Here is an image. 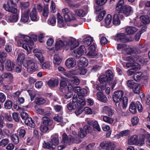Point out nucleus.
I'll return each mask as SVG.
<instances>
[{"instance_id":"nucleus-1","label":"nucleus","mask_w":150,"mask_h":150,"mask_svg":"<svg viewBox=\"0 0 150 150\" xmlns=\"http://www.w3.org/2000/svg\"><path fill=\"white\" fill-rule=\"evenodd\" d=\"M34 61L33 58L29 57H25L24 54L22 52L18 54L16 59V62L18 64H23L27 68V71L30 73L34 72L38 69V67Z\"/></svg>"},{"instance_id":"nucleus-2","label":"nucleus","mask_w":150,"mask_h":150,"mask_svg":"<svg viewBox=\"0 0 150 150\" xmlns=\"http://www.w3.org/2000/svg\"><path fill=\"white\" fill-rule=\"evenodd\" d=\"M124 3L123 0H120L116 5L115 10L119 12L122 11L125 16H128L133 13V8L128 5L122 6Z\"/></svg>"},{"instance_id":"nucleus-3","label":"nucleus","mask_w":150,"mask_h":150,"mask_svg":"<svg viewBox=\"0 0 150 150\" xmlns=\"http://www.w3.org/2000/svg\"><path fill=\"white\" fill-rule=\"evenodd\" d=\"M112 72L110 70H108L106 73V75H101L99 79V81L101 84L100 89L103 90L106 87V82L107 81H111L112 76Z\"/></svg>"},{"instance_id":"nucleus-4","label":"nucleus","mask_w":150,"mask_h":150,"mask_svg":"<svg viewBox=\"0 0 150 150\" xmlns=\"http://www.w3.org/2000/svg\"><path fill=\"white\" fill-rule=\"evenodd\" d=\"M62 38L63 40L65 41L66 50L69 49L73 50L79 45L78 42L74 38L70 37L67 39L63 36H62Z\"/></svg>"},{"instance_id":"nucleus-5","label":"nucleus","mask_w":150,"mask_h":150,"mask_svg":"<svg viewBox=\"0 0 150 150\" xmlns=\"http://www.w3.org/2000/svg\"><path fill=\"white\" fill-rule=\"evenodd\" d=\"M19 0H8L6 4L3 5L4 8L7 11L12 13H16L17 12V9L13 7L16 3L18 2Z\"/></svg>"},{"instance_id":"nucleus-6","label":"nucleus","mask_w":150,"mask_h":150,"mask_svg":"<svg viewBox=\"0 0 150 150\" xmlns=\"http://www.w3.org/2000/svg\"><path fill=\"white\" fill-rule=\"evenodd\" d=\"M43 122L41 123L40 127V131L42 133L46 132L49 129V127L52 124V121L46 117L42 118Z\"/></svg>"},{"instance_id":"nucleus-7","label":"nucleus","mask_w":150,"mask_h":150,"mask_svg":"<svg viewBox=\"0 0 150 150\" xmlns=\"http://www.w3.org/2000/svg\"><path fill=\"white\" fill-rule=\"evenodd\" d=\"M137 109L139 112H142L143 110V107L141 104L138 101L136 102V104L133 102H132L129 105L130 111L131 113L135 114L137 111Z\"/></svg>"},{"instance_id":"nucleus-8","label":"nucleus","mask_w":150,"mask_h":150,"mask_svg":"<svg viewBox=\"0 0 150 150\" xmlns=\"http://www.w3.org/2000/svg\"><path fill=\"white\" fill-rule=\"evenodd\" d=\"M123 94L124 92L122 91H115L112 95V98L114 102L118 103L120 102Z\"/></svg>"},{"instance_id":"nucleus-9","label":"nucleus","mask_w":150,"mask_h":150,"mask_svg":"<svg viewBox=\"0 0 150 150\" xmlns=\"http://www.w3.org/2000/svg\"><path fill=\"white\" fill-rule=\"evenodd\" d=\"M79 99L78 100V98L76 95L74 94L72 98V102L73 103L76 102L77 105L81 107L82 106L86 105V102L84 97H82Z\"/></svg>"},{"instance_id":"nucleus-10","label":"nucleus","mask_w":150,"mask_h":150,"mask_svg":"<svg viewBox=\"0 0 150 150\" xmlns=\"http://www.w3.org/2000/svg\"><path fill=\"white\" fill-rule=\"evenodd\" d=\"M30 10L27 9H26L24 11H22V15L20 21L23 23L28 22L30 21L29 13Z\"/></svg>"},{"instance_id":"nucleus-11","label":"nucleus","mask_w":150,"mask_h":150,"mask_svg":"<svg viewBox=\"0 0 150 150\" xmlns=\"http://www.w3.org/2000/svg\"><path fill=\"white\" fill-rule=\"evenodd\" d=\"M62 141L64 143L68 144L69 145L73 144L74 142V139L73 137L71 135L68 136L66 133H64L62 135Z\"/></svg>"},{"instance_id":"nucleus-12","label":"nucleus","mask_w":150,"mask_h":150,"mask_svg":"<svg viewBox=\"0 0 150 150\" xmlns=\"http://www.w3.org/2000/svg\"><path fill=\"white\" fill-rule=\"evenodd\" d=\"M17 45L18 46L22 47L25 50H26L27 54H29L31 52V50L32 49V47L28 45V44L24 43L23 40H19L17 42Z\"/></svg>"},{"instance_id":"nucleus-13","label":"nucleus","mask_w":150,"mask_h":150,"mask_svg":"<svg viewBox=\"0 0 150 150\" xmlns=\"http://www.w3.org/2000/svg\"><path fill=\"white\" fill-rule=\"evenodd\" d=\"M114 39L115 41L121 42H126L129 41V39L123 33H119L116 35Z\"/></svg>"},{"instance_id":"nucleus-14","label":"nucleus","mask_w":150,"mask_h":150,"mask_svg":"<svg viewBox=\"0 0 150 150\" xmlns=\"http://www.w3.org/2000/svg\"><path fill=\"white\" fill-rule=\"evenodd\" d=\"M91 129V127L88 125H85L83 128H80L78 133V137L81 138H83L86 135L87 133L89 132V130Z\"/></svg>"},{"instance_id":"nucleus-15","label":"nucleus","mask_w":150,"mask_h":150,"mask_svg":"<svg viewBox=\"0 0 150 150\" xmlns=\"http://www.w3.org/2000/svg\"><path fill=\"white\" fill-rule=\"evenodd\" d=\"M127 61L129 62L126 64V66L128 68L131 67H135L138 66V64L137 62H135V59L134 58L131 57H128L126 58Z\"/></svg>"},{"instance_id":"nucleus-16","label":"nucleus","mask_w":150,"mask_h":150,"mask_svg":"<svg viewBox=\"0 0 150 150\" xmlns=\"http://www.w3.org/2000/svg\"><path fill=\"white\" fill-rule=\"evenodd\" d=\"M74 55H76V57H79V56L82 55L83 54L86 53V50L85 47L84 46H80L76 50L74 51Z\"/></svg>"},{"instance_id":"nucleus-17","label":"nucleus","mask_w":150,"mask_h":150,"mask_svg":"<svg viewBox=\"0 0 150 150\" xmlns=\"http://www.w3.org/2000/svg\"><path fill=\"white\" fill-rule=\"evenodd\" d=\"M51 139L50 141V143L54 149L56 146L57 145L59 142L58 136L57 134H55L51 136Z\"/></svg>"},{"instance_id":"nucleus-18","label":"nucleus","mask_w":150,"mask_h":150,"mask_svg":"<svg viewBox=\"0 0 150 150\" xmlns=\"http://www.w3.org/2000/svg\"><path fill=\"white\" fill-rule=\"evenodd\" d=\"M88 49L89 51L87 54L88 56L91 58L96 57L97 54L95 52L96 49L95 46L92 45L89 47Z\"/></svg>"},{"instance_id":"nucleus-19","label":"nucleus","mask_w":150,"mask_h":150,"mask_svg":"<svg viewBox=\"0 0 150 150\" xmlns=\"http://www.w3.org/2000/svg\"><path fill=\"white\" fill-rule=\"evenodd\" d=\"M76 62L74 58H70L66 61L65 64L66 67L69 68L74 67L76 65Z\"/></svg>"},{"instance_id":"nucleus-20","label":"nucleus","mask_w":150,"mask_h":150,"mask_svg":"<svg viewBox=\"0 0 150 150\" xmlns=\"http://www.w3.org/2000/svg\"><path fill=\"white\" fill-rule=\"evenodd\" d=\"M65 42V41H64L63 40L62 36L61 38L60 39V40H57L56 41L55 45V48L56 50H58L62 47H64L66 49V43Z\"/></svg>"},{"instance_id":"nucleus-21","label":"nucleus","mask_w":150,"mask_h":150,"mask_svg":"<svg viewBox=\"0 0 150 150\" xmlns=\"http://www.w3.org/2000/svg\"><path fill=\"white\" fill-rule=\"evenodd\" d=\"M148 15H144L140 17L142 22L145 24H148L150 22V10L148 11Z\"/></svg>"},{"instance_id":"nucleus-22","label":"nucleus","mask_w":150,"mask_h":150,"mask_svg":"<svg viewBox=\"0 0 150 150\" xmlns=\"http://www.w3.org/2000/svg\"><path fill=\"white\" fill-rule=\"evenodd\" d=\"M88 9V6H86V8L84 9V10L81 9H79L76 10L75 12L76 14L78 16L83 17L85 16L87 13Z\"/></svg>"},{"instance_id":"nucleus-23","label":"nucleus","mask_w":150,"mask_h":150,"mask_svg":"<svg viewBox=\"0 0 150 150\" xmlns=\"http://www.w3.org/2000/svg\"><path fill=\"white\" fill-rule=\"evenodd\" d=\"M58 26L60 28L64 27L65 23L63 20V18L59 13H57Z\"/></svg>"},{"instance_id":"nucleus-24","label":"nucleus","mask_w":150,"mask_h":150,"mask_svg":"<svg viewBox=\"0 0 150 150\" xmlns=\"http://www.w3.org/2000/svg\"><path fill=\"white\" fill-rule=\"evenodd\" d=\"M30 18L32 21H37L39 19V18L38 16L36 9L33 8L30 13Z\"/></svg>"},{"instance_id":"nucleus-25","label":"nucleus","mask_w":150,"mask_h":150,"mask_svg":"<svg viewBox=\"0 0 150 150\" xmlns=\"http://www.w3.org/2000/svg\"><path fill=\"white\" fill-rule=\"evenodd\" d=\"M87 123L89 125H92L95 131H100V128L97 121L89 120L88 121Z\"/></svg>"},{"instance_id":"nucleus-26","label":"nucleus","mask_w":150,"mask_h":150,"mask_svg":"<svg viewBox=\"0 0 150 150\" xmlns=\"http://www.w3.org/2000/svg\"><path fill=\"white\" fill-rule=\"evenodd\" d=\"M103 113L107 114L109 116H112L115 112L114 110L107 106H105L103 107Z\"/></svg>"},{"instance_id":"nucleus-27","label":"nucleus","mask_w":150,"mask_h":150,"mask_svg":"<svg viewBox=\"0 0 150 150\" xmlns=\"http://www.w3.org/2000/svg\"><path fill=\"white\" fill-rule=\"evenodd\" d=\"M97 98L98 100L103 102L106 103L108 101L107 98L101 92L97 93Z\"/></svg>"},{"instance_id":"nucleus-28","label":"nucleus","mask_w":150,"mask_h":150,"mask_svg":"<svg viewBox=\"0 0 150 150\" xmlns=\"http://www.w3.org/2000/svg\"><path fill=\"white\" fill-rule=\"evenodd\" d=\"M128 144L130 145H138L137 136L135 135L132 136L128 139Z\"/></svg>"},{"instance_id":"nucleus-29","label":"nucleus","mask_w":150,"mask_h":150,"mask_svg":"<svg viewBox=\"0 0 150 150\" xmlns=\"http://www.w3.org/2000/svg\"><path fill=\"white\" fill-rule=\"evenodd\" d=\"M78 64V66L80 67H85L88 65V61L85 58L82 57Z\"/></svg>"},{"instance_id":"nucleus-30","label":"nucleus","mask_w":150,"mask_h":150,"mask_svg":"<svg viewBox=\"0 0 150 150\" xmlns=\"http://www.w3.org/2000/svg\"><path fill=\"white\" fill-rule=\"evenodd\" d=\"M15 64L14 63L9 59H7L5 63L6 69L9 71H12L14 68Z\"/></svg>"},{"instance_id":"nucleus-31","label":"nucleus","mask_w":150,"mask_h":150,"mask_svg":"<svg viewBox=\"0 0 150 150\" xmlns=\"http://www.w3.org/2000/svg\"><path fill=\"white\" fill-rule=\"evenodd\" d=\"M64 18L66 21L70 22L71 23L73 21L76 22V21L75 15L71 12L68 15H66Z\"/></svg>"},{"instance_id":"nucleus-32","label":"nucleus","mask_w":150,"mask_h":150,"mask_svg":"<svg viewBox=\"0 0 150 150\" xmlns=\"http://www.w3.org/2000/svg\"><path fill=\"white\" fill-rule=\"evenodd\" d=\"M87 70L84 68L78 69L73 71L72 74L74 75H84L86 74Z\"/></svg>"},{"instance_id":"nucleus-33","label":"nucleus","mask_w":150,"mask_h":150,"mask_svg":"<svg viewBox=\"0 0 150 150\" xmlns=\"http://www.w3.org/2000/svg\"><path fill=\"white\" fill-rule=\"evenodd\" d=\"M125 30L128 35H130L135 33L137 31V29L134 27L127 26L126 27Z\"/></svg>"},{"instance_id":"nucleus-34","label":"nucleus","mask_w":150,"mask_h":150,"mask_svg":"<svg viewBox=\"0 0 150 150\" xmlns=\"http://www.w3.org/2000/svg\"><path fill=\"white\" fill-rule=\"evenodd\" d=\"M67 88L69 90H72L75 93H78L80 91L81 89L80 87L74 86V85H71V83H69Z\"/></svg>"},{"instance_id":"nucleus-35","label":"nucleus","mask_w":150,"mask_h":150,"mask_svg":"<svg viewBox=\"0 0 150 150\" xmlns=\"http://www.w3.org/2000/svg\"><path fill=\"white\" fill-rule=\"evenodd\" d=\"M16 13H14L15 14H11L8 16V21L11 23L16 22L18 19V15Z\"/></svg>"},{"instance_id":"nucleus-36","label":"nucleus","mask_w":150,"mask_h":150,"mask_svg":"<svg viewBox=\"0 0 150 150\" xmlns=\"http://www.w3.org/2000/svg\"><path fill=\"white\" fill-rule=\"evenodd\" d=\"M134 58L135 60V62H139L140 64L142 65L144 64L147 62V59L146 58H144L142 57H139V56L135 57Z\"/></svg>"},{"instance_id":"nucleus-37","label":"nucleus","mask_w":150,"mask_h":150,"mask_svg":"<svg viewBox=\"0 0 150 150\" xmlns=\"http://www.w3.org/2000/svg\"><path fill=\"white\" fill-rule=\"evenodd\" d=\"M25 123L26 125L31 127H34L35 124L31 117H28L25 120Z\"/></svg>"},{"instance_id":"nucleus-38","label":"nucleus","mask_w":150,"mask_h":150,"mask_svg":"<svg viewBox=\"0 0 150 150\" xmlns=\"http://www.w3.org/2000/svg\"><path fill=\"white\" fill-rule=\"evenodd\" d=\"M1 78L3 79L7 78L8 80L10 81H12L13 79V76L11 73H4L1 76Z\"/></svg>"},{"instance_id":"nucleus-39","label":"nucleus","mask_w":150,"mask_h":150,"mask_svg":"<svg viewBox=\"0 0 150 150\" xmlns=\"http://www.w3.org/2000/svg\"><path fill=\"white\" fill-rule=\"evenodd\" d=\"M112 19V16L110 14H108L105 19V26L107 28H108L109 25L111 23Z\"/></svg>"},{"instance_id":"nucleus-40","label":"nucleus","mask_w":150,"mask_h":150,"mask_svg":"<svg viewBox=\"0 0 150 150\" xmlns=\"http://www.w3.org/2000/svg\"><path fill=\"white\" fill-rule=\"evenodd\" d=\"M23 38L24 43H27L28 45L32 47V48L33 45V42L30 40V37L28 36L25 35L23 36Z\"/></svg>"},{"instance_id":"nucleus-41","label":"nucleus","mask_w":150,"mask_h":150,"mask_svg":"<svg viewBox=\"0 0 150 150\" xmlns=\"http://www.w3.org/2000/svg\"><path fill=\"white\" fill-rule=\"evenodd\" d=\"M35 110L36 112L39 114L43 115H48L49 114L48 112L46 111L44 109L38 108L37 107H35Z\"/></svg>"},{"instance_id":"nucleus-42","label":"nucleus","mask_w":150,"mask_h":150,"mask_svg":"<svg viewBox=\"0 0 150 150\" xmlns=\"http://www.w3.org/2000/svg\"><path fill=\"white\" fill-rule=\"evenodd\" d=\"M59 82L57 79L50 80L48 83L49 86L50 87H52L58 86Z\"/></svg>"},{"instance_id":"nucleus-43","label":"nucleus","mask_w":150,"mask_h":150,"mask_svg":"<svg viewBox=\"0 0 150 150\" xmlns=\"http://www.w3.org/2000/svg\"><path fill=\"white\" fill-rule=\"evenodd\" d=\"M53 62L54 64L59 65L61 62V59L57 54H55L54 56Z\"/></svg>"},{"instance_id":"nucleus-44","label":"nucleus","mask_w":150,"mask_h":150,"mask_svg":"<svg viewBox=\"0 0 150 150\" xmlns=\"http://www.w3.org/2000/svg\"><path fill=\"white\" fill-rule=\"evenodd\" d=\"M142 73L140 71H136L134 75V79L136 81H139L142 79Z\"/></svg>"},{"instance_id":"nucleus-45","label":"nucleus","mask_w":150,"mask_h":150,"mask_svg":"<svg viewBox=\"0 0 150 150\" xmlns=\"http://www.w3.org/2000/svg\"><path fill=\"white\" fill-rule=\"evenodd\" d=\"M80 81V80L76 76H74L71 78L69 83H71V85H78L79 84Z\"/></svg>"},{"instance_id":"nucleus-46","label":"nucleus","mask_w":150,"mask_h":150,"mask_svg":"<svg viewBox=\"0 0 150 150\" xmlns=\"http://www.w3.org/2000/svg\"><path fill=\"white\" fill-rule=\"evenodd\" d=\"M122 106L123 109L126 108L127 105L128 99L126 96L124 97L121 100Z\"/></svg>"},{"instance_id":"nucleus-47","label":"nucleus","mask_w":150,"mask_h":150,"mask_svg":"<svg viewBox=\"0 0 150 150\" xmlns=\"http://www.w3.org/2000/svg\"><path fill=\"white\" fill-rule=\"evenodd\" d=\"M56 19L55 16L53 15L50 16L48 21V23L50 25L52 26H54L56 24Z\"/></svg>"},{"instance_id":"nucleus-48","label":"nucleus","mask_w":150,"mask_h":150,"mask_svg":"<svg viewBox=\"0 0 150 150\" xmlns=\"http://www.w3.org/2000/svg\"><path fill=\"white\" fill-rule=\"evenodd\" d=\"M134 92L135 93H139L140 92V84L137 83L132 88Z\"/></svg>"},{"instance_id":"nucleus-49","label":"nucleus","mask_w":150,"mask_h":150,"mask_svg":"<svg viewBox=\"0 0 150 150\" xmlns=\"http://www.w3.org/2000/svg\"><path fill=\"white\" fill-rule=\"evenodd\" d=\"M113 24L116 25H119L120 24V22L118 16L117 14L114 15L112 20Z\"/></svg>"},{"instance_id":"nucleus-50","label":"nucleus","mask_w":150,"mask_h":150,"mask_svg":"<svg viewBox=\"0 0 150 150\" xmlns=\"http://www.w3.org/2000/svg\"><path fill=\"white\" fill-rule=\"evenodd\" d=\"M46 102L45 100L42 98H37L35 100V103L38 105H43Z\"/></svg>"},{"instance_id":"nucleus-51","label":"nucleus","mask_w":150,"mask_h":150,"mask_svg":"<svg viewBox=\"0 0 150 150\" xmlns=\"http://www.w3.org/2000/svg\"><path fill=\"white\" fill-rule=\"evenodd\" d=\"M103 120L105 122L110 124H112L114 121L113 118L112 117H110L106 116L103 117Z\"/></svg>"},{"instance_id":"nucleus-52","label":"nucleus","mask_w":150,"mask_h":150,"mask_svg":"<svg viewBox=\"0 0 150 150\" xmlns=\"http://www.w3.org/2000/svg\"><path fill=\"white\" fill-rule=\"evenodd\" d=\"M112 143L110 142H103L100 144V146L103 149H106L108 148L109 146H110V145H112Z\"/></svg>"},{"instance_id":"nucleus-53","label":"nucleus","mask_w":150,"mask_h":150,"mask_svg":"<svg viewBox=\"0 0 150 150\" xmlns=\"http://www.w3.org/2000/svg\"><path fill=\"white\" fill-rule=\"evenodd\" d=\"M49 13V10L48 5H45L43 9V16L45 17H48Z\"/></svg>"},{"instance_id":"nucleus-54","label":"nucleus","mask_w":150,"mask_h":150,"mask_svg":"<svg viewBox=\"0 0 150 150\" xmlns=\"http://www.w3.org/2000/svg\"><path fill=\"white\" fill-rule=\"evenodd\" d=\"M93 41V38L90 37H87L83 39V42L87 46L90 45Z\"/></svg>"},{"instance_id":"nucleus-55","label":"nucleus","mask_w":150,"mask_h":150,"mask_svg":"<svg viewBox=\"0 0 150 150\" xmlns=\"http://www.w3.org/2000/svg\"><path fill=\"white\" fill-rule=\"evenodd\" d=\"M7 55L4 52H2L0 53V62L3 63L6 59V57Z\"/></svg>"},{"instance_id":"nucleus-56","label":"nucleus","mask_w":150,"mask_h":150,"mask_svg":"<svg viewBox=\"0 0 150 150\" xmlns=\"http://www.w3.org/2000/svg\"><path fill=\"white\" fill-rule=\"evenodd\" d=\"M87 93L88 91L85 88L81 89L80 93L78 95L79 98H81L82 97H81V96L83 97V96H87Z\"/></svg>"},{"instance_id":"nucleus-57","label":"nucleus","mask_w":150,"mask_h":150,"mask_svg":"<svg viewBox=\"0 0 150 150\" xmlns=\"http://www.w3.org/2000/svg\"><path fill=\"white\" fill-rule=\"evenodd\" d=\"M66 2L72 7L77 8L80 6V4L78 3L76 4H73V1L72 0H65Z\"/></svg>"},{"instance_id":"nucleus-58","label":"nucleus","mask_w":150,"mask_h":150,"mask_svg":"<svg viewBox=\"0 0 150 150\" xmlns=\"http://www.w3.org/2000/svg\"><path fill=\"white\" fill-rule=\"evenodd\" d=\"M139 68V67L137 66L135 67H134L130 69L127 71V74L129 76L132 75L134 73H135L137 71V70Z\"/></svg>"},{"instance_id":"nucleus-59","label":"nucleus","mask_w":150,"mask_h":150,"mask_svg":"<svg viewBox=\"0 0 150 150\" xmlns=\"http://www.w3.org/2000/svg\"><path fill=\"white\" fill-rule=\"evenodd\" d=\"M43 146L45 149H54L51 144L50 143V141L49 142H46L44 141L43 143Z\"/></svg>"},{"instance_id":"nucleus-60","label":"nucleus","mask_w":150,"mask_h":150,"mask_svg":"<svg viewBox=\"0 0 150 150\" xmlns=\"http://www.w3.org/2000/svg\"><path fill=\"white\" fill-rule=\"evenodd\" d=\"M35 56L38 58L41 63H42L44 62V57L42 54H35L34 55H33V57H34Z\"/></svg>"},{"instance_id":"nucleus-61","label":"nucleus","mask_w":150,"mask_h":150,"mask_svg":"<svg viewBox=\"0 0 150 150\" xmlns=\"http://www.w3.org/2000/svg\"><path fill=\"white\" fill-rule=\"evenodd\" d=\"M12 141L15 144H17L19 142V139L18 136L16 134L12 135L11 137Z\"/></svg>"},{"instance_id":"nucleus-62","label":"nucleus","mask_w":150,"mask_h":150,"mask_svg":"<svg viewBox=\"0 0 150 150\" xmlns=\"http://www.w3.org/2000/svg\"><path fill=\"white\" fill-rule=\"evenodd\" d=\"M13 102L11 101L10 100H7L4 104L5 108L6 109H10L11 108Z\"/></svg>"},{"instance_id":"nucleus-63","label":"nucleus","mask_w":150,"mask_h":150,"mask_svg":"<svg viewBox=\"0 0 150 150\" xmlns=\"http://www.w3.org/2000/svg\"><path fill=\"white\" fill-rule=\"evenodd\" d=\"M53 119L55 121L58 122H62L63 121L62 117L61 114L57 115L54 117Z\"/></svg>"},{"instance_id":"nucleus-64","label":"nucleus","mask_w":150,"mask_h":150,"mask_svg":"<svg viewBox=\"0 0 150 150\" xmlns=\"http://www.w3.org/2000/svg\"><path fill=\"white\" fill-rule=\"evenodd\" d=\"M9 140L7 138L2 139L0 142V146L2 147L5 146L9 142Z\"/></svg>"}]
</instances>
